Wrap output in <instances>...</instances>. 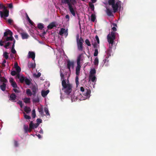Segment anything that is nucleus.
<instances>
[{"instance_id":"1a4fd4ad","label":"nucleus","mask_w":156,"mask_h":156,"mask_svg":"<svg viewBox=\"0 0 156 156\" xmlns=\"http://www.w3.org/2000/svg\"><path fill=\"white\" fill-rule=\"evenodd\" d=\"M2 39L5 42L9 41H12L14 39V37H13L12 35V33H11V35H10L9 37H2Z\"/></svg>"},{"instance_id":"c756f323","label":"nucleus","mask_w":156,"mask_h":156,"mask_svg":"<svg viewBox=\"0 0 156 156\" xmlns=\"http://www.w3.org/2000/svg\"><path fill=\"white\" fill-rule=\"evenodd\" d=\"M96 19L95 15L94 14H92L90 16V20L93 22H94Z\"/></svg>"},{"instance_id":"7c9ffc66","label":"nucleus","mask_w":156,"mask_h":156,"mask_svg":"<svg viewBox=\"0 0 156 156\" xmlns=\"http://www.w3.org/2000/svg\"><path fill=\"white\" fill-rule=\"evenodd\" d=\"M89 75H95L96 73V70L94 69H93L90 71Z\"/></svg>"},{"instance_id":"79ce46f5","label":"nucleus","mask_w":156,"mask_h":156,"mask_svg":"<svg viewBox=\"0 0 156 156\" xmlns=\"http://www.w3.org/2000/svg\"><path fill=\"white\" fill-rule=\"evenodd\" d=\"M94 64L95 65L97 66L98 64V57L95 58L94 62Z\"/></svg>"},{"instance_id":"13d9d810","label":"nucleus","mask_w":156,"mask_h":156,"mask_svg":"<svg viewBox=\"0 0 156 156\" xmlns=\"http://www.w3.org/2000/svg\"><path fill=\"white\" fill-rule=\"evenodd\" d=\"M1 81L3 82V83H6L7 82V80L4 77L2 78V79H1Z\"/></svg>"},{"instance_id":"5701e85b","label":"nucleus","mask_w":156,"mask_h":156,"mask_svg":"<svg viewBox=\"0 0 156 156\" xmlns=\"http://www.w3.org/2000/svg\"><path fill=\"white\" fill-rule=\"evenodd\" d=\"M49 92V90H47L46 91L42 90L41 91V95L43 97H45L48 94V93Z\"/></svg>"},{"instance_id":"f257e3e1","label":"nucleus","mask_w":156,"mask_h":156,"mask_svg":"<svg viewBox=\"0 0 156 156\" xmlns=\"http://www.w3.org/2000/svg\"><path fill=\"white\" fill-rule=\"evenodd\" d=\"M115 0H108V3L110 5H111L114 12H116L118 10V8H121V2L118 1L115 3Z\"/></svg>"},{"instance_id":"20e7f679","label":"nucleus","mask_w":156,"mask_h":156,"mask_svg":"<svg viewBox=\"0 0 156 156\" xmlns=\"http://www.w3.org/2000/svg\"><path fill=\"white\" fill-rule=\"evenodd\" d=\"M62 90H64L66 94H69L72 91V86L70 84H69L66 88H63Z\"/></svg>"},{"instance_id":"39448f33","label":"nucleus","mask_w":156,"mask_h":156,"mask_svg":"<svg viewBox=\"0 0 156 156\" xmlns=\"http://www.w3.org/2000/svg\"><path fill=\"white\" fill-rule=\"evenodd\" d=\"M9 15V11L7 9L4 10L3 11H0V15L1 18H3L5 19V18L7 17Z\"/></svg>"},{"instance_id":"864d4df0","label":"nucleus","mask_w":156,"mask_h":156,"mask_svg":"<svg viewBox=\"0 0 156 156\" xmlns=\"http://www.w3.org/2000/svg\"><path fill=\"white\" fill-rule=\"evenodd\" d=\"M11 44V43L10 42H8L4 46V47L6 48H7Z\"/></svg>"},{"instance_id":"412c9836","label":"nucleus","mask_w":156,"mask_h":156,"mask_svg":"<svg viewBox=\"0 0 156 156\" xmlns=\"http://www.w3.org/2000/svg\"><path fill=\"white\" fill-rule=\"evenodd\" d=\"M23 39H27L29 37L28 34L26 32H24L21 34Z\"/></svg>"},{"instance_id":"603ef678","label":"nucleus","mask_w":156,"mask_h":156,"mask_svg":"<svg viewBox=\"0 0 156 156\" xmlns=\"http://www.w3.org/2000/svg\"><path fill=\"white\" fill-rule=\"evenodd\" d=\"M98 49H95L94 52V56H96L98 55Z\"/></svg>"},{"instance_id":"2eb2a0df","label":"nucleus","mask_w":156,"mask_h":156,"mask_svg":"<svg viewBox=\"0 0 156 156\" xmlns=\"http://www.w3.org/2000/svg\"><path fill=\"white\" fill-rule=\"evenodd\" d=\"M9 81L11 83L12 86L14 88H16L17 87V85L16 82L13 80L12 78L10 79Z\"/></svg>"},{"instance_id":"393cba45","label":"nucleus","mask_w":156,"mask_h":156,"mask_svg":"<svg viewBox=\"0 0 156 156\" xmlns=\"http://www.w3.org/2000/svg\"><path fill=\"white\" fill-rule=\"evenodd\" d=\"M28 66L29 68H32L34 69L35 67V64L33 63H28Z\"/></svg>"},{"instance_id":"423d86ee","label":"nucleus","mask_w":156,"mask_h":156,"mask_svg":"<svg viewBox=\"0 0 156 156\" xmlns=\"http://www.w3.org/2000/svg\"><path fill=\"white\" fill-rule=\"evenodd\" d=\"M67 68L69 71H70L71 67L72 68H73L74 66V62L73 61H70L69 60H67Z\"/></svg>"},{"instance_id":"052dcab7","label":"nucleus","mask_w":156,"mask_h":156,"mask_svg":"<svg viewBox=\"0 0 156 156\" xmlns=\"http://www.w3.org/2000/svg\"><path fill=\"white\" fill-rule=\"evenodd\" d=\"M17 73L15 71H11V74L12 75L14 76Z\"/></svg>"},{"instance_id":"2f4dec72","label":"nucleus","mask_w":156,"mask_h":156,"mask_svg":"<svg viewBox=\"0 0 156 156\" xmlns=\"http://www.w3.org/2000/svg\"><path fill=\"white\" fill-rule=\"evenodd\" d=\"M26 17H27V18L28 21L32 25H33L34 24V23L30 20V18H29L28 16V15L26 13Z\"/></svg>"},{"instance_id":"9b49d317","label":"nucleus","mask_w":156,"mask_h":156,"mask_svg":"<svg viewBox=\"0 0 156 156\" xmlns=\"http://www.w3.org/2000/svg\"><path fill=\"white\" fill-rule=\"evenodd\" d=\"M38 124H34L32 121H31L29 124V126L30 129H31L32 130L34 128H36L38 126Z\"/></svg>"},{"instance_id":"6ab92c4d","label":"nucleus","mask_w":156,"mask_h":156,"mask_svg":"<svg viewBox=\"0 0 156 156\" xmlns=\"http://www.w3.org/2000/svg\"><path fill=\"white\" fill-rule=\"evenodd\" d=\"M23 128L25 133H27L28 132H31L32 130L31 129H30V127L28 128V126H26L25 125H24Z\"/></svg>"},{"instance_id":"bb28decb","label":"nucleus","mask_w":156,"mask_h":156,"mask_svg":"<svg viewBox=\"0 0 156 156\" xmlns=\"http://www.w3.org/2000/svg\"><path fill=\"white\" fill-rule=\"evenodd\" d=\"M61 2L63 3L67 4L68 6L72 4L69 0H62V1Z\"/></svg>"},{"instance_id":"4c0bfd02","label":"nucleus","mask_w":156,"mask_h":156,"mask_svg":"<svg viewBox=\"0 0 156 156\" xmlns=\"http://www.w3.org/2000/svg\"><path fill=\"white\" fill-rule=\"evenodd\" d=\"M81 55H80L77 58V64H80V61L81 58Z\"/></svg>"},{"instance_id":"de8ad7c7","label":"nucleus","mask_w":156,"mask_h":156,"mask_svg":"<svg viewBox=\"0 0 156 156\" xmlns=\"http://www.w3.org/2000/svg\"><path fill=\"white\" fill-rule=\"evenodd\" d=\"M85 42L86 44L88 46H91V44L90 42L88 39H86L85 41Z\"/></svg>"},{"instance_id":"cd10ccee","label":"nucleus","mask_w":156,"mask_h":156,"mask_svg":"<svg viewBox=\"0 0 156 156\" xmlns=\"http://www.w3.org/2000/svg\"><path fill=\"white\" fill-rule=\"evenodd\" d=\"M6 84L4 83H3L0 86V88L2 90L4 91L6 89Z\"/></svg>"},{"instance_id":"4be33fe9","label":"nucleus","mask_w":156,"mask_h":156,"mask_svg":"<svg viewBox=\"0 0 156 156\" xmlns=\"http://www.w3.org/2000/svg\"><path fill=\"white\" fill-rule=\"evenodd\" d=\"M89 79L92 82H94L96 81V78L95 75H89Z\"/></svg>"},{"instance_id":"774afa93","label":"nucleus","mask_w":156,"mask_h":156,"mask_svg":"<svg viewBox=\"0 0 156 156\" xmlns=\"http://www.w3.org/2000/svg\"><path fill=\"white\" fill-rule=\"evenodd\" d=\"M35 76L37 77V78H38L41 75V73H38L37 74H35Z\"/></svg>"},{"instance_id":"e2e57ef3","label":"nucleus","mask_w":156,"mask_h":156,"mask_svg":"<svg viewBox=\"0 0 156 156\" xmlns=\"http://www.w3.org/2000/svg\"><path fill=\"white\" fill-rule=\"evenodd\" d=\"M65 18L66 19H67V22H68L69 21L70 18H69V15H68V14L66 15L65 16Z\"/></svg>"},{"instance_id":"8fccbe9b","label":"nucleus","mask_w":156,"mask_h":156,"mask_svg":"<svg viewBox=\"0 0 156 156\" xmlns=\"http://www.w3.org/2000/svg\"><path fill=\"white\" fill-rule=\"evenodd\" d=\"M76 79H75V82H76V84L77 85H78L79 84V81H78V79H79V78H78V76H79V75H76Z\"/></svg>"},{"instance_id":"ea45409f","label":"nucleus","mask_w":156,"mask_h":156,"mask_svg":"<svg viewBox=\"0 0 156 156\" xmlns=\"http://www.w3.org/2000/svg\"><path fill=\"white\" fill-rule=\"evenodd\" d=\"M24 102L26 103H29L30 102V99L25 98L24 99Z\"/></svg>"},{"instance_id":"9d476101","label":"nucleus","mask_w":156,"mask_h":156,"mask_svg":"<svg viewBox=\"0 0 156 156\" xmlns=\"http://www.w3.org/2000/svg\"><path fill=\"white\" fill-rule=\"evenodd\" d=\"M69 9L71 12V13L72 14V15L74 16H76V13L75 11H74L73 8V6L72 5V4L68 6Z\"/></svg>"},{"instance_id":"6e6d98bb","label":"nucleus","mask_w":156,"mask_h":156,"mask_svg":"<svg viewBox=\"0 0 156 156\" xmlns=\"http://www.w3.org/2000/svg\"><path fill=\"white\" fill-rule=\"evenodd\" d=\"M0 9H3L4 10H6V7L4 6L2 4H0Z\"/></svg>"},{"instance_id":"0eeeda50","label":"nucleus","mask_w":156,"mask_h":156,"mask_svg":"<svg viewBox=\"0 0 156 156\" xmlns=\"http://www.w3.org/2000/svg\"><path fill=\"white\" fill-rule=\"evenodd\" d=\"M68 29L66 30L65 29L62 28L59 32V34L61 36H62L63 34H64L65 37H66L68 35Z\"/></svg>"},{"instance_id":"f03ea898","label":"nucleus","mask_w":156,"mask_h":156,"mask_svg":"<svg viewBox=\"0 0 156 156\" xmlns=\"http://www.w3.org/2000/svg\"><path fill=\"white\" fill-rule=\"evenodd\" d=\"M115 39V33L111 32V34H109L107 36L108 41L109 44H111L112 46L114 40Z\"/></svg>"},{"instance_id":"aec40b11","label":"nucleus","mask_w":156,"mask_h":156,"mask_svg":"<svg viewBox=\"0 0 156 156\" xmlns=\"http://www.w3.org/2000/svg\"><path fill=\"white\" fill-rule=\"evenodd\" d=\"M55 23L54 22H52L47 27V28L49 29H51L53 27H56V25L55 24Z\"/></svg>"},{"instance_id":"3c124183","label":"nucleus","mask_w":156,"mask_h":156,"mask_svg":"<svg viewBox=\"0 0 156 156\" xmlns=\"http://www.w3.org/2000/svg\"><path fill=\"white\" fill-rule=\"evenodd\" d=\"M44 110L47 115H50V114L49 113L48 109L47 108L45 107L44 108Z\"/></svg>"},{"instance_id":"473e14b6","label":"nucleus","mask_w":156,"mask_h":156,"mask_svg":"<svg viewBox=\"0 0 156 156\" xmlns=\"http://www.w3.org/2000/svg\"><path fill=\"white\" fill-rule=\"evenodd\" d=\"M68 84H67L65 80H63L62 81V85L63 88H66V86H68Z\"/></svg>"},{"instance_id":"a211bd4d","label":"nucleus","mask_w":156,"mask_h":156,"mask_svg":"<svg viewBox=\"0 0 156 156\" xmlns=\"http://www.w3.org/2000/svg\"><path fill=\"white\" fill-rule=\"evenodd\" d=\"M81 68L80 64H77V66L76 68V75H79Z\"/></svg>"},{"instance_id":"49530a36","label":"nucleus","mask_w":156,"mask_h":156,"mask_svg":"<svg viewBox=\"0 0 156 156\" xmlns=\"http://www.w3.org/2000/svg\"><path fill=\"white\" fill-rule=\"evenodd\" d=\"M23 113L24 114V116L25 119H30L31 117L30 116L26 115L25 113L24 112H23Z\"/></svg>"},{"instance_id":"69168bd1","label":"nucleus","mask_w":156,"mask_h":156,"mask_svg":"<svg viewBox=\"0 0 156 156\" xmlns=\"http://www.w3.org/2000/svg\"><path fill=\"white\" fill-rule=\"evenodd\" d=\"M11 52L14 54L16 53V51L15 49V48H11Z\"/></svg>"},{"instance_id":"dca6fc26","label":"nucleus","mask_w":156,"mask_h":156,"mask_svg":"<svg viewBox=\"0 0 156 156\" xmlns=\"http://www.w3.org/2000/svg\"><path fill=\"white\" fill-rule=\"evenodd\" d=\"M31 90L33 92V95L34 96H36L37 92L38 90L37 88L35 86H33L31 89Z\"/></svg>"},{"instance_id":"ddd939ff","label":"nucleus","mask_w":156,"mask_h":156,"mask_svg":"<svg viewBox=\"0 0 156 156\" xmlns=\"http://www.w3.org/2000/svg\"><path fill=\"white\" fill-rule=\"evenodd\" d=\"M11 33H12V35H13L12 32L10 30H6V31L4 33V36L3 37H8V35H11Z\"/></svg>"},{"instance_id":"b1692460","label":"nucleus","mask_w":156,"mask_h":156,"mask_svg":"<svg viewBox=\"0 0 156 156\" xmlns=\"http://www.w3.org/2000/svg\"><path fill=\"white\" fill-rule=\"evenodd\" d=\"M107 15L108 16H113V14L112 11L109 9H107L106 11Z\"/></svg>"},{"instance_id":"c85d7f7f","label":"nucleus","mask_w":156,"mask_h":156,"mask_svg":"<svg viewBox=\"0 0 156 156\" xmlns=\"http://www.w3.org/2000/svg\"><path fill=\"white\" fill-rule=\"evenodd\" d=\"M24 110L27 113H28L31 111V109L29 107L25 106L24 108Z\"/></svg>"},{"instance_id":"5fc2aeb1","label":"nucleus","mask_w":156,"mask_h":156,"mask_svg":"<svg viewBox=\"0 0 156 156\" xmlns=\"http://www.w3.org/2000/svg\"><path fill=\"white\" fill-rule=\"evenodd\" d=\"M93 47L95 49H98V45L96 42H95L93 44Z\"/></svg>"},{"instance_id":"4d7b16f0","label":"nucleus","mask_w":156,"mask_h":156,"mask_svg":"<svg viewBox=\"0 0 156 156\" xmlns=\"http://www.w3.org/2000/svg\"><path fill=\"white\" fill-rule=\"evenodd\" d=\"M37 123L39 125V124L42 122V120L40 119H37Z\"/></svg>"},{"instance_id":"a19ab883","label":"nucleus","mask_w":156,"mask_h":156,"mask_svg":"<svg viewBox=\"0 0 156 156\" xmlns=\"http://www.w3.org/2000/svg\"><path fill=\"white\" fill-rule=\"evenodd\" d=\"M24 81H25L26 83V84H27L28 85H30V84L31 81L30 80H29L28 78H25Z\"/></svg>"},{"instance_id":"c9c22d12","label":"nucleus","mask_w":156,"mask_h":156,"mask_svg":"<svg viewBox=\"0 0 156 156\" xmlns=\"http://www.w3.org/2000/svg\"><path fill=\"white\" fill-rule=\"evenodd\" d=\"M16 64L17 65V66L16 67V72L17 73H20L21 71V68L18 66V64L17 63H16Z\"/></svg>"},{"instance_id":"e433bc0d","label":"nucleus","mask_w":156,"mask_h":156,"mask_svg":"<svg viewBox=\"0 0 156 156\" xmlns=\"http://www.w3.org/2000/svg\"><path fill=\"white\" fill-rule=\"evenodd\" d=\"M89 6L92 11H94V4L91 2H89Z\"/></svg>"},{"instance_id":"37998d69","label":"nucleus","mask_w":156,"mask_h":156,"mask_svg":"<svg viewBox=\"0 0 156 156\" xmlns=\"http://www.w3.org/2000/svg\"><path fill=\"white\" fill-rule=\"evenodd\" d=\"M37 27L39 29L41 30L44 28L43 24L41 23H39L37 25Z\"/></svg>"},{"instance_id":"72a5a7b5","label":"nucleus","mask_w":156,"mask_h":156,"mask_svg":"<svg viewBox=\"0 0 156 156\" xmlns=\"http://www.w3.org/2000/svg\"><path fill=\"white\" fill-rule=\"evenodd\" d=\"M112 51L111 48L109 47L106 51L107 53L108 56H110L111 55V52Z\"/></svg>"},{"instance_id":"338daca9","label":"nucleus","mask_w":156,"mask_h":156,"mask_svg":"<svg viewBox=\"0 0 156 156\" xmlns=\"http://www.w3.org/2000/svg\"><path fill=\"white\" fill-rule=\"evenodd\" d=\"M80 91L83 92V93L85 91V89H84L83 87H81L80 88Z\"/></svg>"},{"instance_id":"c03bdc74","label":"nucleus","mask_w":156,"mask_h":156,"mask_svg":"<svg viewBox=\"0 0 156 156\" xmlns=\"http://www.w3.org/2000/svg\"><path fill=\"white\" fill-rule=\"evenodd\" d=\"M25 78L23 76H21L20 79V81L21 83H23L24 81Z\"/></svg>"},{"instance_id":"f704fd0d","label":"nucleus","mask_w":156,"mask_h":156,"mask_svg":"<svg viewBox=\"0 0 156 156\" xmlns=\"http://www.w3.org/2000/svg\"><path fill=\"white\" fill-rule=\"evenodd\" d=\"M26 94L27 95L30 96H31L33 95L30 90L29 89L26 90Z\"/></svg>"},{"instance_id":"0e129e2a","label":"nucleus","mask_w":156,"mask_h":156,"mask_svg":"<svg viewBox=\"0 0 156 156\" xmlns=\"http://www.w3.org/2000/svg\"><path fill=\"white\" fill-rule=\"evenodd\" d=\"M39 112L40 113L41 115H44L43 109H41L39 111Z\"/></svg>"},{"instance_id":"58836bf2","label":"nucleus","mask_w":156,"mask_h":156,"mask_svg":"<svg viewBox=\"0 0 156 156\" xmlns=\"http://www.w3.org/2000/svg\"><path fill=\"white\" fill-rule=\"evenodd\" d=\"M112 25L114 26L112 28V29L114 31H116L117 30L116 27H117V24L115 23H113L112 24Z\"/></svg>"},{"instance_id":"6e6552de","label":"nucleus","mask_w":156,"mask_h":156,"mask_svg":"<svg viewBox=\"0 0 156 156\" xmlns=\"http://www.w3.org/2000/svg\"><path fill=\"white\" fill-rule=\"evenodd\" d=\"M90 90L86 88L85 89V91L83 93V94L87 98H89L90 96Z\"/></svg>"},{"instance_id":"09e8293b","label":"nucleus","mask_w":156,"mask_h":156,"mask_svg":"<svg viewBox=\"0 0 156 156\" xmlns=\"http://www.w3.org/2000/svg\"><path fill=\"white\" fill-rule=\"evenodd\" d=\"M8 53L7 52H5L4 53V54L3 55V57H5L6 59H8V57H9V56L8 55Z\"/></svg>"},{"instance_id":"a878e982","label":"nucleus","mask_w":156,"mask_h":156,"mask_svg":"<svg viewBox=\"0 0 156 156\" xmlns=\"http://www.w3.org/2000/svg\"><path fill=\"white\" fill-rule=\"evenodd\" d=\"M32 99H33V102H39V99L38 96H34L33 95Z\"/></svg>"},{"instance_id":"a18cd8bd","label":"nucleus","mask_w":156,"mask_h":156,"mask_svg":"<svg viewBox=\"0 0 156 156\" xmlns=\"http://www.w3.org/2000/svg\"><path fill=\"white\" fill-rule=\"evenodd\" d=\"M36 116L35 111L34 109H33L32 111V116L33 118H34Z\"/></svg>"},{"instance_id":"680f3d73","label":"nucleus","mask_w":156,"mask_h":156,"mask_svg":"<svg viewBox=\"0 0 156 156\" xmlns=\"http://www.w3.org/2000/svg\"><path fill=\"white\" fill-rule=\"evenodd\" d=\"M95 37L96 41H97V43L98 44H99L100 43V41H99V38H98V36L97 35H96L95 36Z\"/></svg>"},{"instance_id":"bf43d9fd","label":"nucleus","mask_w":156,"mask_h":156,"mask_svg":"<svg viewBox=\"0 0 156 156\" xmlns=\"http://www.w3.org/2000/svg\"><path fill=\"white\" fill-rule=\"evenodd\" d=\"M17 103L18 104L20 105L21 108L22 107L23 105L22 101H19Z\"/></svg>"},{"instance_id":"f8f14e48","label":"nucleus","mask_w":156,"mask_h":156,"mask_svg":"<svg viewBox=\"0 0 156 156\" xmlns=\"http://www.w3.org/2000/svg\"><path fill=\"white\" fill-rule=\"evenodd\" d=\"M16 97L15 94L13 93L10 95L9 100L15 102V100L16 98Z\"/></svg>"},{"instance_id":"f3484780","label":"nucleus","mask_w":156,"mask_h":156,"mask_svg":"<svg viewBox=\"0 0 156 156\" xmlns=\"http://www.w3.org/2000/svg\"><path fill=\"white\" fill-rule=\"evenodd\" d=\"M14 27L20 34L24 32L22 28H20L16 26H14Z\"/></svg>"},{"instance_id":"7ed1b4c3","label":"nucleus","mask_w":156,"mask_h":156,"mask_svg":"<svg viewBox=\"0 0 156 156\" xmlns=\"http://www.w3.org/2000/svg\"><path fill=\"white\" fill-rule=\"evenodd\" d=\"M84 41L83 38L81 37L78 42H77L78 49L79 51H82L83 50V43Z\"/></svg>"},{"instance_id":"4468645a","label":"nucleus","mask_w":156,"mask_h":156,"mask_svg":"<svg viewBox=\"0 0 156 156\" xmlns=\"http://www.w3.org/2000/svg\"><path fill=\"white\" fill-rule=\"evenodd\" d=\"M29 58H31L32 60H34L35 58V54L34 52L29 51L28 52Z\"/></svg>"}]
</instances>
